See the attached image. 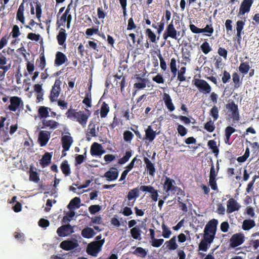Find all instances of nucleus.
<instances>
[{"label":"nucleus","instance_id":"f257e3e1","mask_svg":"<svg viewBox=\"0 0 259 259\" xmlns=\"http://www.w3.org/2000/svg\"><path fill=\"white\" fill-rule=\"evenodd\" d=\"M218 224V221L215 219H212L208 222L204 230L203 240H206L208 243H211L213 242Z\"/></svg>","mask_w":259,"mask_h":259},{"label":"nucleus","instance_id":"f03ea898","mask_svg":"<svg viewBox=\"0 0 259 259\" xmlns=\"http://www.w3.org/2000/svg\"><path fill=\"white\" fill-rule=\"evenodd\" d=\"M175 181L166 177L163 183V190L165 191L166 195L164 197V199H166L168 196L175 195L179 188L176 186Z\"/></svg>","mask_w":259,"mask_h":259},{"label":"nucleus","instance_id":"7ed1b4c3","mask_svg":"<svg viewBox=\"0 0 259 259\" xmlns=\"http://www.w3.org/2000/svg\"><path fill=\"white\" fill-rule=\"evenodd\" d=\"M219 170V161H217V167H215L213 163L211 164V167L209 173V183L212 189L216 190L218 188L216 183V177L217 176Z\"/></svg>","mask_w":259,"mask_h":259},{"label":"nucleus","instance_id":"20e7f679","mask_svg":"<svg viewBox=\"0 0 259 259\" xmlns=\"http://www.w3.org/2000/svg\"><path fill=\"white\" fill-rule=\"evenodd\" d=\"M104 243V240L99 241H95L90 243L87 248V252L89 254L93 256H97L101 248Z\"/></svg>","mask_w":259,"mask_h":259},{"label":"nucleus","instance_id":"39448f33","mask_svg":"<svg viewBox=\"0 0 259 259\" xmlns=\"http://www.w3.org/2000/svg\"><path fill=\"white\" fill-rule=\"evenodd\" d=\"M91 115V112L87 109L85 111H77L75 121L78 122L83 127L86 126L88 120Z\"/></svg>","mask_w":259,"mask_h":259},{"label":"nucleus","instance_id":"423d86ee","mask_svg":"<svg viewBox=\"0 0 259 259\" xmlns=\"http://www.w3.org/2000/svg\"><path fill=\"white\" fill-rule=\"evenodd\" d=\"M193 82L194 85L197 88L200 92L204 94H207L210 93L211 88L205 80L201 79H195L193 80Z\"/></svg>","mask_w":259,"mask_h":259},{"label":"nucleus","instance_id":"0eeeda50","mask_svg":"<svg viewBox=\"0 0 259 259\" xmlns=\"http://www.w3.org/2000/svg\"><path fill=\"white\" fill-rule=\"evenodd\" d=\"M5 50H3L2 52L0 53V69H2L4 71V72L2 75L3 77L5 76V73L11 67V63L10 61V59L7 58L5 56Z\"/></svg>","mask_w":259,"mask_h":259},{"label":"nucleus","instance_id":"6e6552de","mask_svg":"<svg viewBox=\"0 0 259 259\" xmlns=\"http://www.w3.org/2000/svg\"><path fill=\"white\" fill-rule=\"evenodd\" d=\"M73 142V140L70 136L69 133H66L65 135L63 134L61 137V143L63 151H68Z\"/></svg>","mask_w":259,"mask_h":259},{"label":"nucleus","instance_id":"1a4fd4ad","mask_svg":"<svg viewBox=\"0 0 259 259\" xmlns=\"http://www.w3.org/2000/svg\"><path fill=\"white\" fill-rule=\"evenodd\" d=\"M244 241V236L241 233L234 234L230 240V246L235 248L242 244Z\"/></svg>","mask_w":259,"mask_h":259},{"label":"nucleus","instance_id":"9d476101","mask_svg":"<svg viewBox=\"0 0 259 259\" xmlns=\"http://www.w3.org/2000/svg\"><path fill=\"white\" fill-rule=\"evenodd\" d=\"M240 207V204L235 199L230 198L227 203L226 211L228 213H231L239 210Z\"/></svg>","mask_w":259,"mask_h":259},{"label":"nucleus","instance_id":"9b49d317","mask_svg":"<svg viewBox=\"0 0 259 259\" xmlns=\"http://www.w3.org/2000/svg\"><path fill=\"white\" fill-rule=\"evenodd\" d=\"M61 81L59 79H56L51 91L50 100L54 102L57 100V98L59 96L61 91L60 85Z\"/></svg>","mask_w":259,"mask_h":259},{"label":"nucleus","instance_id":"f8f14e48","mask_svg":"<svg viewBox=\"0 0 259 259\" xmlns=\"http://www.w3.org/2000/svg\"><path fill=\"white\" fill-rule=\"evenodd\" d=\"M140 190L143 192L149 193L150 194V197L152 199L156 202L158 200V191L155 189L152 186H141L140 187Z\"/></svg>","mask_w":259,"mask_h":259},{"label":"nucleus","instance_id":"ddd939ff","mask_svg":"<svg viewBox=\"0 0 259 259\" xmlns=\"http://www.w3.org/2000/svg\"><path fill=\"white\" fill-rule=\"evenodd\" d=\"M74 232L73 229L70 225H63L57 230V234L60 237H65Z\"/></svg>","mask_w":259,"mask_h":259},{"label":"nucleus","instance_id":"4468645a","mask_svg":"<svg viewBox=\"0 0 259 259\" xmlns=\"http://www.w3.org/2000/svg\"><path fill=\"white\" fill-rule=\"evenodd\" d=\"M252 4L253 0H243L241 4L238 15L243 16L246 13H248Z\"/></svg>","mask_w":259,"mask_h":259},{"label":"nucleus","instance_id":"2eb2a0df","mask_svg":"<svg viewBox=\"0 0 259 259\" xmlns=\"http://www.w3.org/2000/svg\"><path fill=\"white\" fill-rule=\"evenodd\" d=\"M51 133L46 131L39 132L38 137V141L40 146L43 147L47 145L50 138Z\"/></svg>","mask_w":259,"mask_h":259},{"label":"nucleus","instance_id":"dca6fc26","mask_svg":"<svg viewBox=\"0 0 259 259\" xmlns=\"http://www.w3.org/2000/svg\"><path fill=\"white\" fill-rule=\"evenodd\" d=\"M21 105H23V102L20 98L15 96L11 98L10 105L9 106L11 111H16Z\"/></svg>","mask_w":259,"mask_h":259},{"label":"nucleus","instance_id":"f3484780","mask_svg":"<svg viewBox=\"0 0 259 259\" xmlns=\"http://www.w3.org/2000/svg\"><path fill=\"white\" fill-rule=\"evenodd\" d=\"M105 153L102 146L96 142L94 143L91 148V154L93 156H101Z\"/></svg>","mask_w":259,"mask_h":259},{"label":"nucleus","instance_id":"a211bd4d","mask_svg":"<svg viewBox=\"0 0 259 259\" xmlns=\"http://www.w3.org/2000/svg\"><path fill=\"white\" fill-rule=\"evenodd\" d=\"M118 176V171L114 167H111L106 172L104 177L106 178L108 181H114L117 179Z\"/></svg>","mask_w":259,"mask_h":259},{"label":"nucleus","instance_id":"6ab92c4d","mask_svg":"<svg viewBox=\"0 0 259 259\" xmlns=\"http://www.w3.org/2000/svg\"><path fill=\"white\" fill-rule=\"evenodd\" d=\"M96 136V124L93 122H90L88 125V128L86 134V138L88 141L91 140L93 137Z\"/></svg>","mask_w":259,"mask_h":259},{"label":"nucleus","instance_id":"aec40b11","mask_svg":"<svg viewBox=\"0 0 259 259\" xmlns=\"http://www.w3.org/2000/svg\"><path fill=\"white\" fill-rule=\"evenodd\" d=\"M77 246L78 244L76 242L71 240L63 241L60 244V247L66 250L74 249Z\"/></svg>","mask_w":259,"mask_h":259},{"label":"nucleus","instance_id":"412c9836","mask_svg":"<svg viewBox=\"0 0 259 259\" xmlns=\"http://www.w3.org/2000/svg\"><path fill=\"white\" fill-rule=\"evenodd\" d=\"M43 127L42 128H48L50 130H54L57 128L59 125V123L53 120H49L44 119L41 121Z\"/></svg>","mask_w":259,"mask_h":259},{"label":"nucleus","instance_id":"4be33fe9","mask_svg":"<svg viewBox=\"0 0 259 259\" xmlns=\"http://www.w3.org/2000/svg\"><path fill=\"white\" fill-rule=\"evenodd\" d=\"M67 58L65 54L60 52H58L56 54L55 63L57 66H60L65 63Z\"/></svg>","mask_w":259,"mask_h":259},{"label":"nucleus","instance_id":"5701e85b","mask_svg":"<svg viewBox=\"0 0 259 259\" xmlns=\"http://www.w3.org/2000/svg\"><path fill=\"white\" fill-rule=\"evenodd\" d=\"M163 100L169 111L172 112L175 109V107L172 102L171 99L168 94L164 93Z\"/></svg>","mask_w":259,"mask_h":259},{"label":"nucleus","instance_id":"b1692460","mask_svg":"<svg viewBox=\"0 0 259 259\" xmlns=\"http://www.w3.org/2000/svg\"><path fill=\"white\" fill-rule=\"evenodd\" d=\"M144 161L146 164V167L148 170L149 175L153 177L155 172L154 164L147 157H144Z\"/></svg>","mask_w":259,"mask_h":259},{"label":"nucleus","instance_id":"393cba45","mask_svg":"<svg viewBox=\"0 0 259 259\" xmlns=\"http://www.w3.org/2000/svg\"><path fill=\"white\" fill-rule=\"evenodd\" d=\"M24 3H22L19 7L16 15V19L19 21L22 24H25V17L24 16Z\"/></svg>","mask_w":259,"mask_h":259},{"label":"nucleus","instance_id":"a878e982","mask_svg":"<svg viewBox=\"0 0 259 259\" xmlns=\"http://www.w3.org/2000/svg\"><path fill=\"white\" fill-rule=\"evenodd\" d=\"M50 111H51L50 108L45 106H40L38 110V117L40 119H46L49 116Z\"/></svg>","mask_w":259,"mask_h":259},{"label":"nucleus","instance_id":"bb28decb","mask_svg":"<svg viewBox=\"0 0 259 259\" xmlns=\"http://www.w3.org/2000/svg\"><path fill=\"white\" fill-rule=\"evenodd\" d=\"M141 233V229L137 226L132 228L130 230L132 238L135 240H140L142 239Z\"/></svg>","mask_w":259,"mask_h":259},{"label":"nucleus","instance_id":"cd10ccee","mask_svg":"<svg viewBox=\"0 0 259 259\" xmlns=\"http://www.w3.org/2000/svg\"><path fill=\"white\" fill-rule=\"evenodd\" d=\"M166 33L171 38L177 39V31L174 27L172 21L167 26L166 29Z\"/></svg>","mask_w":259,"mask_h":259},{"label":"nucleus","instance_id":"c85d7f7f","mask_svg":"<svg viewBox=\"0 0 259 259\" xmlns=\"http://www.w3.org/2000/svg\"><path fill=\"white\" fill-rule=\"evenodd\" d=\"M228 107L230 111L232 112V115L234 119L236 120H239V114L237 105L234 103H232L228 105Z\"/></svg>","mask_w":259,"mask_h":259},{"label":"nucleus","instance_id":"c756f323","mask_svg":"<svg viewBox=\"0 0 259 259\" xmlns=\"http://www.w3.org/2000/svg\"><path fill=\"white\" fill-rule=\"evenodd\" d=\"M156 135V132L153 130L151 126H148L145 131L146 139L148 140L149 142H152L155 139Z\"/></svg>","mask_w":259,"mask_h":259},{"label":"nucleus","instance_id":"7c9ffc66","mask_svg":"<svg viewBox=\"0 0 259 259\" xmlns=\"http://www.w3.org/2000/svg\"><path fill=\"white\" fill-rule=\"evenodd\" d=\"M255 226V222L252 220H245L243 222L242 229L245 231H248Z\"/></svg>","mask_w":259,"mask_h":259},{"label":"nucleus","instance_id":"2f4dec72","mask_svg":"<svg viewBox=\"0 0 259 259\" xmlns=\"http://www.w3.org/2000/svg\"><path fill=\"white\" fill-rule=\"evenodd\" d=\"M95 234L94 230L89 227H87L83 229L81 231L82 236L86 238H92Z\"/></svg>","mask_w":259,"mask_h":259},{"label":"nucleus","instance_id":"473e14b6","mask_svg":"<svg viewBox=\"0 0 259 259\" xmlns=\"http://www.w3.org/2000/svg\"><path fill=\"white\" fill-rule=\"evenodd\" d=\"M80 203V199L79 197H75L71 200L68 205L69 209H75L79 207V204Z\"/></svg>","mask_w":259,"mask_h":259},{"label":"nucleus","instance_id":"72a5a7b5","mask_svg":"<svg viewBox=\"0 0 259 259\" xmlns=\"http://www.w3.org/2000/svg\"><path fill=\"white\" fill-rule=\"evenodd\" d=\"M66 39V34L65 29L62 28L60 29L58 35H57V40L60 45H63Z\"/></svg>","mask_w":259,"mask_h":259},{"label":"nucleus","instance_id":"f704fd0d","mask_svg":"<svg viewBox=\"0 0 259 259\" xmlns=\"http://www.w3.org/2000/svg\"><path fill=\"white\" fill-rule=\"evenodd\" d=\"M176 236H173L169 241H166L165 243L167 244V247L170 250H175L178 247V245L176 243Z\"/></svg>","mask_w":259,"mask_h":259},{"label":"nucleus","instance_id":"c9c22d12","mask_svg":"<svg viewBox=\"0 0 259 259\" xmlns=\"http://www.w3.org/2000/svg\"><path fill=\"white\" fill-rule=\"evenodd\" d=\"M52 157V154L50 153H46L45 154L41 160V163L43 166H46L50 163Z\"/></svg>","mask_w":259,"mask_h":259},{"label":"nucleus","instance_id":"e433bc0d","mask_svg":"<svg viewBox=\"0 0 259 259\" xmlns=\"http://www.w3.org/2000/svg\"><path fill=\"white\" fill-rule=\"evenodd\" d=\"M139 190H140V189L136 188L129 191L127 195L128 200H132L138 197L139 196Z\"/></svg>","mask_w":259,"mask_h":259},{"label":"nucleus","instance_id":"4c0bfd02","mask_svg":"<svg viewBox=\"0 0 259 259\" xmlns=\"http://www.w3.org/2000/svg\"><path fill=\"white\" fill-rule=\"evenodd\" d=\"M207 145L211 149L215 156H217L219 152V150L217 146V142L214 140H209L207 143Z\"/></svg>","mask_w":259,"mask_h":259},{"label":"nucleus","instance_id":"58836bf2","mask_svg":"<svg viewBox=\"0 0 259 259\" xmlns=\"http://www.w3.org/2000/svg\"><path fill=\"white\" fill-rule=\"evenodd\" d=\"M201 33H204L205 35L207 36H210L213 33L214 30L212 25L207 24L204 28H201Z\"/></svg>","mask_w":259,"mask_h":259},{"label":"nucleus","instance_id":"ea45409f","mask_svg":"<svg viewBox=\"0 0 259 259\" xmlns=\"http://www.w3.org/2000/svg\"><path fill=\"white\" fill-rule=\"evenodd\" d=\"M61 169L62 172L66 176H68L70 174V167L67 161H65L62 163L61 165Z\"/></svg>","mask_w":259,"mask_h":259},{"label":"nucleus","instance_id":"a19ab883","mask_svg":"<svg viewBox=\"0 0 259 259\" xmlns=\"http://www.w3.org/2000/svg\"><path fill=\"white\" fill-rule=\"evenodd\" d=\"M169 66L170 71L173 74L174 77H175L177 75L178 72V69L177 68V62L175 58H172L171 59Z\"/></svg>","mask_w":259,"mask_h":259},{"label":"nucleus","instance_id":"79ce46f5","mask_svg":"<svg viewBox=\"0 0 259 259\" xmlns=\"http://www.w3.org/2000/svg\"><path fill=\"white\" fill-rule=\"evenodd\" d=\"M161 227L162 229V236L165 238H169L171 234V231L170 229L164 223H162Z\"/></svg>","mask_w":259,"mask_h":259},{"label":"nucleus","instance_id":"37998d69","mask_svg":"<svg viewBox=\"0 0 259 259\" xmlns=\"http://www.w3.org/2000/svg\"><path fill=\"white\" fill-rule=\"evenodd\" d=\"M109 111L108 105L104 102L101 107L100 115L102 118L105 117Z\"/></svg>","mask_w":259,"mask_h":259},{"label":"nucleus","instance_id":"c03bdc74","mask_svg":"<svg viewBox=\"0 0 259 259\" xmlns=\"http://www.w3.org/2000/svg\"><path fill=\"white\" fill-rule=\"evenodd\" d=\"M250 69V66L248 63H241L239 67V71L243 74H246Z\"/></svg>","mask_w":259,"mask_h":259},{"label":"nucleus","instance_id":"a18cd8bd","mask_svg":"<svg viewBox=\"0 0 259 259\" xmlns=\"http://www.w3.org/2000/svg\"><path fill=\"white\" fill-rule=\"evenodd\" d=\"M219 111L218 107L215 105H214L210 110V114L214 120H217L219 118Z\"/></svg>","mask_w":259,"mask_h":259},{"label":"nucleus","instance_id":"49530a36","mask_svg":"<svg viewBox=\"0 0 259 259\" xmlns=\"http://www.w3.org/2000/svg\"><path fill=\"white\" fill-rule=\"evenodd\" d=\"M245 23L242 21H238L236 23V30L237 36L240 37L241 35L242 31L244 28Z\"/></svg>","mask_w":259,"mask_h":259},{"label":"nucleus","instance_id":"de8ad7c7","mask_svg":"<svg viewBox=\"0 0 259 259\" xmlns=\"http://www.w3.org/2000/svg\"><path fill=\"white\" fill-rule=\"evenodd\" d=\"M39 177L38 174L36 171L30 170L29 171V180L34 183H38L39 181Z\"/></svg>","mask_w":259,"mask_h":259},{"label":"nucleus","instance_id":"09e8293b","mask_svg":"<svg viewBox=\"0 0 259 259\" xmlns=\"http://www.w3.org/2000/svg\"><path fill=\"white\" fill-rule=\"evenodd\" d=\"M137 79L138 80L141 81V82L135 83L134 85V87L135 88L138 89H143L146 88V84L145 82H144L145 80V79L142 78L140 77H137Z\"/></svg>","mask_w":259,"mask_h":259},{"label":"nucleus","instance_id":"8fccbe9b","mask_svg":"<svg viewBox=\"0 0 259 259\" xmlns=\"http://www.w3.org/2000/svg\"><path fill=\"white\" fill-rule=\"evenodd\" d=\"M200 48L205 54H207L209 52L211 51V48L210 47L209 43L207 41L204 42L200 46Z\"/></svg>","mask_w":259,"mask_h":259},{"label":"nucleus","instance_id":"3c124183","mask_svg":"<svg viewBox=\"0 0 259 259\" xmlns=\"http://www.w3.org/2000/svg\"><path fill=\"white\" fill-rule=\"evenodd\" d=\"M211 243H208L206 240L202 239L199 245V250L206 251Z\"/></svg>","mask_w":259,"mask_h":259},{"label":"nucleus","instance_id":"603ef678","mask_svg":"<svg viewBox=\"0 0 259 259\" xmlns=\"http://www.w3.org/2000/svg\"><path fill=\"white\" fill-rule=\"evenodd\" d=\"M134 136L133 133L130 131H125L123 133V139L127 142H131Z\"/></svg>","mask_w":259,"mask_h":259},{"label":"nucleus","instance_id":"864d4df0","mask_svg":"<svg viewBox=\"0 0 259 259\" xmlns=\"http://www.w3.org/2000/svg\"><path fill=\"white\" fill-rule=\"evenodd\" d=\"M150 242L152 246L155 247H159L163 244L164 242V240L163 239L155 238L152 240H150Z\"/></svg>","mask_w":259,"mask_h":259},{"label":"nucleus","instance_id":"5fc2aeb1","mask_svg":"<svg viewBox=\"0 0 259 259\" xmlns=\"http://www.w3.org/2000/svg\"><path fill=\"white\" fill-rule=\"evenodd\" d=\"M132 156V153L130 151H127L125 155L121 158L119 159L118 163L120 164H123L126 162Z\"/></svg>","mask_w":259,"mask_h":259},{"label":"nucleus","instance_id":"6e6d98bb","mask_svg":"<svg viewBox=\"0 0 259 259\" xmlns=\"http://www.w3.org/2000/svg\"><path fill=\"white\" fill-rule=\"evenodd\" d=\"M134 253L142 257H145L147 255V252L146 250L143 248L140 247H137Z\"/></svg>","mask_w":259,"mask_h":259},{"label":"nucleus","instance_id":"4d7b16f0","mask_svg":"<svg viewBox=\"0 0 259 259\" xmlns=\"http://www.w3.org/2000/svg\"><path fill=\"white\" fill-rule=\"evenodd\" d=\"M186 71V68L185 67H182L178 73V79L180 81H183L186 80L185 76L184 74Z\"/></svg>","mask_w":259,"mask_h":259},{"label":"nucleus","instance_id":"13d9d810","mask_svg":"<svg viewBox=\"0 0 259 259\" xmlns=\"http://www.w3.org/2000/svg\"><path fill=\"white\" fill-rule=\"evenodd\" d=\"M146 34L148 36L149 38L150 39L151 41L152 42H154L156 41V35L154 34L152 31L148 28L146 30Z\"/></svg>","mask_w":259,"mask_h":259},{"label":"nucleus","instance_id":"bf43d9fd","mask_svg":"<svg viewBox=\"0 0 259 259\" xmlns=\"http://www.w3.org/2000/svg\"><path fill=\"white\" fill-rule=\"evenodd\" d=\"M214 125L213 122L210 120L206 122L204 125V128L209 132H212L214 130Z\"/></svg>","mask_w":259,"mask_h":259},{"label":"nucleus","instance_id":"052dcab7","mask_svg":"<svg viewBox=\"0 0 259 259\" xmlns=\"http://www.w3.org/2000/svg\"><path fill=\"white\" fill-rule=\"evenodd\" d=\"M77 113V112L75 110L70 109L66 113V115L67 118H70L72 120H75Z\"/></svg>","mask_w":259,"mask_h":259},{"label":"nucleus","instance_id":"680f3d73","mask_svg":"<svg viewBox=\"0 0 259 259\" xmlns=\"http://www.w3.org/2000/svg\"><path fill=\"white\" fill-rule=\"evenodd\" d=\"M98 33L99 29L98 27L88 28L85 31V34L88 36H91L94 34H98Z\"/></svg>","mask_w":259,"mask_h":259},{"label":"nucleus","instance_id":"e2e57ef3","mask_svg":"<svg viewBox=\"0 0 259 259\" xmlns=\"http://www.w3.org/2000/svg\"><path fill=\"white\" fill-rule=\"evenodd\" d=\"M177 131L181 136H185L187 133V130L182 125L178 124Z\"/></svg>","mask_w":259,"mask_h":259},{"label":"nucleus","instance_id":"0e129e2a","mask_svg":"<svg viewBox=\"0 0 259 259\" xmlns=\"http://www.w3.org/2000/svg\"><path fill=\"white\" fill-rule=\"evenodd\" d=\"M101 209V206L99 205H91L89 210L91 214H94L98 212Z\"/></svg>","mask_w":259,"mask_h":259},{"label":"nucleus","instance_id":"69168bd1","mask_svg":"<svg viewBox=\"0 0 259 259\" xmlns=\"http://www.w3.org/2000/svg\"><path fill=\"white\" fill-rule=\"evenodd\" d=\"M158 58L160 61V66L161 68L163 71L166 70V69L167 68L166 63L165 61H164V59L163 58L162 55L160 54H159L158 55Z\"/></svg>","mask_w":259,"mask_h":259},{"label":"nucleus","instance_id":"338daca9","mask_svg":"<svg viewBox=\"0 0 259 259\" xmlns=\"http://www.w3.org/2000/svg\"><path fill=\"white\" fill-rule=\"evenodd\" d=\"M35 11L36 17L39 20H40L41 14V5L39 3H36Z\"/></svg>","mask_w":259,"mask_h":259},{"label":"nucleus","instance_id":"774afa93","mask_svg":"<svg viewBox=\"0 0 259 259\" xmlns=\"http://www.w3.org/2000/svg\"><path fill=\"white\" fill-rule=\"evenodd\" d=\"M182 57L184 60L186 61L190 62V52L187 49H186L185 51H183L182 52Z\"/></svg>","mask_w":259,"mask_h":259}]
</instances>
